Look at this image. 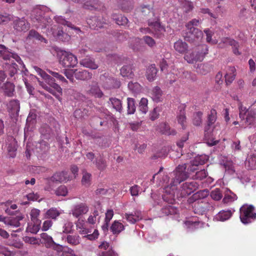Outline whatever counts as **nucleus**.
Returning a JSON list of instances; mask_svg holds the SVG:
<instances>
[{"label":"nucleus","mask_w":256,"mask_h":256,"mask_svg":"<svg viewBox=\"0 0 256 256\" xmlns=\"http://www.w3.org/2000/svg\"><path fill=\"white\" fill-rule=\"evenodd\" d=\"M163 168L161 167L159 171L153 176L152 180L154 182L155 178H156L158 184L164 186V194L162 196V199L168 204H172L175 201L176 186L181 182L186 180L190 174L186 164H180L171 174L172 178L170 184L164 186V184H166L168 180V177L166 174H162L161 172Z\"/></svg>","instance_id":"1"},{"label":"nucleus","mask_w":256,"mask_h":256,"mask_svg":"<svg viewBox=\"0 0 256 256\" xmlns=\"http://www.w3.org/2000/svg\"><path fill=\"white\" fill-rule=\"evenodd\" d=\"M49 11V8L44 6H40L33 9L30 14V19L34 26L36 28L46 27L50 18L45 14Z\"/></svg>","instance_id":"2"},{"label":"nucleus","mask_w":256,"mask_h":256,"mask_svg":"<svg viewBox=\"0 0 256 256\" xmlns=\"http://www.w3.org/2000/svg\"><path fill=\"white\" fill-rule=\"evenodd\" d=\"M44 82L38 80L39 84L47 92L54 96L59 100H61L62 88L55 82L54 79L48 74L42 78Z\"/></svg>","instance_id":"3"},{"label":"nucleus","mask_w":256,"mask_h":256,"mask_svg":"<svg viewBox=\"0 0 256 256\" xmlns=\"http://www.w3.org/2000/svg\"><path fill=\"white\" fill-rule=\"evenodd\" d=\"M208 52V47L206 44L199 46L196 50L184 56V59L188 63H194L197 61H202Z\"/></svg>","instance_id":"4"},{"label":"nucleus","mask_w":256,"mask_h":256,"mask_svg":"<svg viewBox=\"0 0 256 256\" xmlns=\"http://www.w3.org/2000/svg\"><path fill=\"white\" fill-rule=\"evenodd\" d=\"M240 219L244 224L251 223L256 219V212L252 205L244 204L240 208Z\"/></svg>","instance_id":"5"},{"label":"nucleus","mask_w":256,"mask_h":256,"mask_svg":"<svg viewBox=\"0 0 256 256\" xmlns=\"http://www.w3.org/2000/svg\"><path fill=\"white\" fill-rule=\"evenodd\" d=\"M239 116L248 126L253 124L256 118V112L251 108H246V107L240 105L239 106Z\"/></svg>","instance_id":"6"},{"label":"nucleus","mask_w":256,"mask_h":256,"mask_svg":"<svg viewBox=\"0 0 256 256\" xmlns=\"http://www.w3.org/2000/svg\"><path fill=\"white\" fill-rule=\"evenodd\" d=\"M60 64L64 68H73L77 64L78 60L72 54L64 52L60 58Z\"/></svg>","instance_id":"7"},{"label":"nucleus","mask_w":256,"mask_h":256,"mask_svg":"<svg viewBox=\"0 0 256 256\" xmlns=\"http://www.w3.org/2000/svg\"><path fill=\"white\" fill-rule=\"evenodd\" d=\"M184 38L186 40L190 42H200L203 38V32L198 28H186Z\"/></svg>","instance_id":"8"},{"label":"nucleus","mask_w":256,"mask_h":256,"mask_svg":"<svg viewBox=\"0 0 256 256\" xmlns=\"http://www.w3.org/2000/svg\"><path fill=\"white\" fill-rule=\"evenodd\" d=\"M0 58H2L5 60H10L12 58L14 59L20 64L23 67L24 66L22 60L17 54L10 52L8 48H6L4 45L0 44Z\"/></svg>","instance_id":"9"},{"label":"nucleus","mask_w":256,"mask_h":256,"mask_svg":"<svg viewBox=\"0 0 256 256\" xmlns=\"http://www.w3.org/2000/svg\"><path fill=\"white\" fill-rule=\"evenodd\" d=\"M198 187V184L194 182H188L184 183L180 189V196L185 197L195 191Z\"/></svg>","instance_id":"10"},{"label":"nucleus","mask_w":256,"mask_h":256,"mask_svg":"<svg viewBox=\"0 0 256 256\" xmlns=\"http://www.w3.org/2000/svg\"><path fill=\"white\" fill-rule=\"evenodd\" d=\"M148 25L154 30L152 32L157 38H160L163 32L165 31L164 27L161 24L160 19L156 17L154 20H148Z\"/></svg>","instance_id":"11"},{"label":"nucleus","mask_w":256,"mask_h":256,"mask_svg":"<svg viewBox=\"0 0 256 256\" xmlns=\"http://www.w3.org/2000/svg\"><path fill=\"white\" fill-rule=\"evenodd\" d=\"M214 209V205L211 202H195L194 204V213L199 214H204L208 211H212Z\"/></svg>","instance_id":"12"},{"label":"nucleus","mask_w":256,"mask_h":256,"mask_svg":"<svg viewBox=\"0 0 256 256\" xmlns=\"http://www.w3.org/2000/svg\"><path fill=\"white\" fill-rule=\"evenodd\" d=\"M208 160V156L205 154L196 156L191 162L190 165L188 167V170L190 171V174L198 170L199 165L204 164Z\"/></svg>","instance_id":"13"},{"label":"nucleus","mask_w":256,"mask_h":256,"mask_svg":"<svg viewBox=\"0 0 256 256\" xmlns=\"http://www.w3.org/2000/svg\"><path fill=\"white\" fill-rule=\"evenodd\" d=\"M216 110L214 109H212L210 112V114H208V124L204 128L205 134H208V136H210L214 130L212 125L215 123L216 120Z\"/></svg>","instance_id":"14"},{"label":"nucleus","mask_w":256,"mask_h":256,"mask_svg":"<svg viewBox=\"0 0 256 256\" xmlns=\"http://www.w3.org/2000/svg\"><path fill=\"white\" fill-rule=\"evenodd\" d=\"M88 211V206L84 203L75 205L72 210V214L76 218L86 214Z\"/></svg>","instance_id":"15"},{"label":"nucleus","mask_w":256,"mask_h":256,"mask_svg":"<svg viewBox=\"0 0 256 256\" xmlns=\"http://www.w3.org/2000/svg\"><path fill=\"white\" fill-rule=\"evenodd\" d=\"M30 27V24L24 18H18L14 22V28L18 32H26Z\"/></svg>","instance_id":"16"},{"label":"nucleus","mask_w":256,"mask_h":256,"mask_svg":"<svg viewBox=\"0 0 256 256\" xmlns=\"http://www.w3.org/2000/svg\"><path fill=\"white\" fill-rule=\"evenodd\" d=\"M80 64L83 66L92 70H96L98 67V65L96 63L94 59L90 56H86L82 59L80 61Z\"/></svg>","instance_id":"17"},{"label":"nucleus","mask_w":256,"mask_h":256,"mask_svg":"<svg viewBox=\"0 0 256 256\" xmlns=\"http://www.w3.org/2000/svg\"><path fill=\"white\" fill-rule=\"evenodd\" d=\"M131 224H134L142 218V212L140 210H135L130 214L126 213L123 217Z\"/></svg>","instance_id":"18"},{"label":"nucleus","mask_w":256,"mask_h":256,"mask_svg":"<svg viewBox=\"0 0 256 256\" xmlns=\"http://www.w3.org/2000/svg\"><path fill=\"white\" fill-rule=\"evenodd\" d=\"M70 180L69 176L66 172L62 171L56 172L50 178V180L52 182H66Z\"/></svg>","instance_id":"19"},{"label":"nucleus","mask_w":256,"mask_h":256,"mask_svg":"<svg viewBox=\"0 0 256 256\" xmlns=\"http://www.w3.org/2000/svg\"><path fill=\"white\" fill-rule=\"evenodd\" d=\"M150 97L154 102H159L162 100L163 92L158 86L153 88L150 92Z\"/></svg>","instance_id":"20"},{"label":"nucleus","mask_w":256,"mask_h":256,"mask_svg":"<svg viewBox=\"0 0 256 256\" xmlns=\"http://www.w3.org/2000/svg\"><path fill=\"white\" fill-rule=\"evenodd\" d=\"M82 4L84 8L90 10L99 9L102 6L98 0H86Z\"/></svg>","instance_id":"21"},{"label":"nucleus","mask_w":256,"mask_h":256,"mask_svg":"<svg viewBox=\"0 0 256 256\" xmlns=\"http://www.w3.org/2000/svg\"><path fill=\"white\" fill-rule=\"evenodd\" d=\"M103 86L106 89L116 88L120 87V82L116 78H109L106 80Z\"/></svg>","instance_id":"22"},{"label":"nucleus","mask_w":256,"mask_h":256,"mask_svg":"<svg viewBox=\"0 0 256 256\" xmlns=\"http://www.w3.org/2000/svg\"><path fill=\"white\" fill-rule=\"evenodd\" d=\"M74 76L78 80H86L90 79L92 78V74L85 70H74Z\"/></svg>","instance_id":"23"},{"label":"nucleus","mask_w":256,"mask_h":256,"mask_svg":"<svg viewBox=\"0 0 256 256\" xmlns=\"http://www.w3.org/2000/svg\"><path fill=\"white\" fill-rule=\"evenodd\" d=\"M120 74L123 77L132 78L134 76L132 66L131 64L124 66L120 69Z\"/></svg>","instance_id":"24"},{"label":"nucleus","mask_w":256,"mask_h":256,"mask_svg":"<svg viewBox=\"0 0 256 256\" xmlns=\"http://www.w3.org/2000/svg\"><path fill=\"white\" fill-rule=\"evenodd\" d=\"M124 230V226L119 220H114L110 227V230L114 235H118Z\"/></svg>","instance_id":"25"},{"label":"nucleus","mask_w":256,"mask_h":256,"mask_svg":"<svg viewBox=\"0 0 256 256\" xmlns=\"http://www.w3.org/2000/svg\"><path fill=\"white\" fill-rule=\"evenodd\" d=\"M208 195V190L206 189L200 190L194 194L188 200L190 202H196L206 198Z\"/></svg>","instance_id":"26"},{"label":"nucleus","mask_w":256,"mask_h":256,"mask_svg":"<svg viewBox=\"0 0 256 256\" xmlns=\"http://www.w3.org/2000/svg\"><path fill=\"white\" fill-rule=\"evenodd\" d=\"M20 104L18 100H14L10 102L8 110L12 114L18 115L20 112Z\"/></svg>","instance_id":"27"},{"label":"nucleus","mask_w":256,"mask_h":256,"mask_svg":"<svg viewBox=\"0 0 256 256\" xmlns=\"http://www.w3.org/2000/svg\"><path fill=\"white\" fill-rule=\"evenodd\" d=\"M158 70L154 64H152L147 68L146 76L149 82L154 81L156 76Z\"/></svg>","instance_id":"28"},{"label":"nucleus","mask_w":256,"mask_h":256,"mask_svg":"<svg viewBox=\"0 0 256 256\" xmlns=\"http://www.w3.org/2000/svg\"><path fill=\"white\" fill-rule=\"evenodd\" d=\"M88 92L96 98H100L104 94L100 90L98 84L96 82H93L90 86Z\"/></svg>","instance_id":"29"},{"label":"nucleus","mask_w":256,"mask_h":256,"mask_svg":"<svg viewBox=\"0 0 256 256\" xmlns=\"http://www.w3.org/2000/svg\"><path fill=\"white\" fill-rule=\"evenodd\" d=\"M232 214V212L230 210H222L216 215L215 218L218 220L224 222L228 220Z\"/></svg>","instance_id":"30"},{"label":"nucleus","mask_w":256,"mask_h":256,"mask_svg":"<svg viewBox=\"0 0 256 256\" xmlns=\"http://www.w3.org/2000/svg\"><path fill=\"white\" fill-rule=\"evenodd\" d=\"M27 40H37L41 42H47V40L35 30H30L26 38Z\"/></svg>","instance_id":"31"},{"label":"nucleus","mask_w":256,"mask_h":256,"mask_svg":"<svg viewBox=\"0 0 256 256\" xmlns=\"http://www.w3.org/2000/svg\"><path fill=\"white\" fill-rule=\"evenodd\" d=\"M236 70L234 66H230L228 68V72L225 74V80L226 84H230L235 78Z\"/></svg>","instance_id":"32"},{"label":"nucleus","mask_w":256,"mask_h":256,"mask_svg":"<svg viewBox=\"0 0 256 256\" xmlns=\"http://www.w3.org/2000/svg\"><path fill=\"white\" fill-rule=\"evenodd\" d=\"M180 112L177 116L178 121L179 124L182 126L183 129H185L186 126V118L184 109L180 108Z\"/></svg>","instance_id":"33"},{"label":"nucleus","mask_w":256,"mask_h":256,"mask_svg":"<svg viewBox=\"0 0 256 256\" xmlns=\"http://www.w3.org/2000/svg\"><path fill=\"white\" fill-rule=\"evenodd\" d=\"M245 165L250 170L256 169V155L252 154L248 156Z\"/></svg>","instance_id":"34"},{"label":"nucleus","mask_w":256,"mask_h":256,"mask_svg":"<svg viewBox=\"0 0 256 256\" xmlns=\"http://www.w3.org/2000/svg\"><path fill=\"white\" fill-rule=\"evenodd\" d=\"M112 18L120 26H126L128 22V18L122 14H113Z\"/></svg>","instance_id":"35"},{"label":"nucleus","mask_w":256,"mask_h":256,"mask_svg":"<svg viewBox=\"0 0 256 256\" xmlns=\"http://www.w3.org/2000/svg\"><path fill=\"white\" fill-rule=\"evenodd\" d=\"M4 70L8 72L9 75L11 77L17 72L18 65L16 63L8 64L6 62L4 65Z\"/></svg>","instance_id":"36"},{"label":"nucleus","mask_w":256,"mask_h":256,"mask_svg":"<svg viewBox=\"0 0 256 256\" xmlns=\"http://www.w3.org/2000/svg\"><path fill=\"white\" fill-rule=\"evenodd\" d=\"M190 174L194 180H202L208 176V172L204 169L198 170V168L196 170Z\"/></svg>","instance_id":"37"},{"label":"nucleus","mask_w":256,"mask_h":256,"mask_svg":"<svg viewBox=\"0 0 256 256\" xmlns=\"http://www.w3.org/2000/svg\"><path fill=\"white\" fill-rule=\"evenodd\" d=\"M174 48L178 52L182 54L188 50V44L181 40H178L174 44Z\"/></svg>","instance_id":"38"},{"label":"nucleus","mask_w":256,"mask_h":256,"mask_svg":"<svg viewBox=\"0 0 256 256\" xmlns=\"http://www.w3.org/2000/svg\"><path fill=\"white\" fill-rule=\"evenodd\" d=\"M136 110V101L134 98H127V113L128 114H134Z\"/></svg>","instance_id":"39"},{"label":"nucleus","mask_w":256,"mask_h":256,"mask_svg":"<svg viewBox=\"0 0 256 256\" xmlns=\"http://www.w3.org/2000/svg\"><path fill=\"white\" fill-rule=\"evenodd\" d=\"M140 11L144 16H154L152 6L148 4H144L140 6Z\"/></svg>","instance_id":"40"},{"label":"nucleus","mask_w":256,"mask_h":256,"mask_svg":"<svg viewBox=\"0 0 256 256\" xmlns=\"http://www.w3.org/2000/svg\"><path fill=\"white\" fill-rule=\"evenodd\" d=\"M41 238L45 243V245L48 248H54L56 244L54 242L52 238L46 233H42L41 234Z\"/></svg>","instance_id":"41"},{"label":"nucleus","mask_w":256,"mask_h":256,"mask_svg":"<svg viewBox=\"0 0 256 256\" xmlns=\"http://www.w3.org/2000/svg\"><path fill=\"white\" fill-rule=\"evenodd\" d=\"M96 167L100 170L102 171L106 167V161L102 156L98 157L93 162Z\"/></svg>","instance_id":"42"},{"label":"nucleus","mask_w":256,"mask_h":256,"mask_svg":"<svg viewBox=\"0 0 256 256\" xmlns=\"http://www.w3.org/2000/svg\"><path fill=\"white\" fill-rule=\"evenodd\" d=\"M160 129L162 132L166 135H175L176 133V130L171 129L168 124L162 123L160 125Z\"/></svg>","instance_id":"43"},{"label":"nucleus","mask_w":256,"mask_h":256,"mask_svg":"<svg viewBox=\"0 0 256 256\" xmlns=\"http://www.w3.org/2000/svg\"><path fill=\"white\" fill-rule=\"evenodd\" d=\"M54 19L58 23H59L64 26H66L69 28H74L77 30L80 31L79 28H74V26L72 24V23H70V22L66 20L65 18L62 16H56L54 17Z\"/></svg>","instance_id":"44"},{"label":"nucleus","mask_w":256,"mask_h":256,"mask_svg":"<svg viewBox=\"0 0 256 256\" xmlns=\"http://www.w3.org/2000/svg\"><path fill=\"white\" fill-rule=\"evenodd\" d=\"M161 211L162 214L160 216H162L164 215L168 216L169 214H176L177 212V209L172 206L168 205L162 208Z\"/></svg>","instance_id":"45"},{"label":"nucleus","mask_w":256,"mask_h":256,"mask_svg":"<svg viewBox=\"0 0 256 256\" xmlns=\"http://www.w3.org/2000/svg\"><path fill=\"white\" fill-rule=\"evenodd\" d=\"M3 89L6 95L12 96H13L14 90V86L12 83L8 82L3 86Z\"/></svg>","instance_id":"46"},{"label":"nucleus","mask_w":256,"mask_h":256,"mask_svg":"<svg viewBox=\"0 0 256 256\" xmlns=\"http://www.w3.org/2000/svg\"><path fill=\"white\" fill-rule=\"evenodd\" d=\"M114 108L116 110L120 112L122 109V102L121 100L116 98H111L109 100Z\"/></svg>","instance_id":"47"},{"label":"nucleus","mask_w":256,"mask_h":256,"mask_svg":"<svg viewBox=\"0 0 256 256\" xmlns=\"http://www.w3.org/2000/svg\"><path fill=\"white\" fill-rule=\"evenodd\" d=\"M202 113L197 112L194 113L192 117V122L195 126H200L202 123Z\"/></svg>","instance_id":"48"},{"label":"nucleus","mask_w":256,"mask_h":256,"mask_svg":"<svg viewBox=\"0 0 256 256\" xmlns=\"http://www.w3.org/2000/svg\"><path fill=\"white\" fill-rule=\"evenodd\" d=\"M98 215V212L96 210H94L88 218L87 222L89 224L94 225L97 222H99L100 216Z\"/></svg>","instance_id":"49"},{"label":"nucleus","mask_w":256,"mask_h":256,"mask_svg":"<svg viewBox=\"0 0 256 256\" xmlns=\"http://www.w3.org/2000/svg\"><path fill=\"white\" fill-rule=\"evenodd\" d=\"M132 0H116L117 3L120 6L122 9L125 12L128 11L130 6Z\"/></svg>","instance_id":"50"},{"label":"nucleus","mask_w":256,"mask_h":256,"mask_svg":"<svg viewBox=\"0 0 256 256\" xmlns=\"http://www.w3.org/2000/svg\"><path fill=\"white\" fill-rule=\"evenodd\" d=\"M60 214L61 212L56 208H52L48 210L46 214L48 218H51L52 219L56 220Z\"/></svg>","instance_id":"51"},{"label":"nucleus","mask_w":256,"mask_h":256,"mask_svg":"<svg viewBox=\"0 0 256 256\" xmlns=\"http://www.w3.org/2000/svg\"><path fill=\"white\" fill-rule=\"evenodd\" d=\"M66 240L70 244L76 246L80 243V237L78 235H68Z\"/></svg>","instance_id":"52"},{"label":"nucleus","mask_w":256,"mask_h":256,"mask_svg":"<svg viewBox=\"0 0 256 256\" xmlns=\"http://www.w3.org/2000/svg\"><path fill=\"white\" fill-rule=\"evenodd\" d=\"M40 214V210L36 208H33L31 210L30 212L31 220L33 222L41 223V220L39 219L38 217Z\"/></svg>","instance_id":"53"},{"label":"nucleus","mask_w":256,"mask_h":256,"mask_svg":"<svg viewBox=\"0 0 256 256\" xmlns=\"http://www.w3.org/2000/svg\"><path fill=\"white\" fill-rule=\"evenodd\" d=\"M148 100L146 98H142L139 103V109L143 114H146L148 110Z\"/></svg>","instance_id":"54"},{"label":"nucleus","mask_w":256,"mask_h":256,"mask_svg":"<svg viewBox=\"0 0 256 256\" xmlns=\"http://www.w3.org/2000/svg\"><path fill=\"white\" fill-rule=\"evenodd\" d=\"M91 174L87 172H83V176L82 180V184L86 186H88L90 184L91 181Z\"/></svg>","instance_id":"55"},{"label":"nucleus","mask_w":256,"mask_h":256,"mask_svg":"<svg viewBox=\"0 0 256 256\" xmlns=\"http://www.w3.org/2000/svg\"><path fill=\"white\" fill-rule=\"evenodd\" d=\"M237 199V196L236 194L230 192H227L223 199V202L224 203H228L230 202H234V200Z\"/></svg>","instance_id":"56"},{"label":"nucleus","mask_w":256,"mask_h":256,"mask_svg":"<svg viewBox=\"0 0 256 256\" xmlns=\"http://www.w3.org/2000/svg\"><path fill=\"white\" fill-rule=\"evenodd\" d=\"M55 194L58 196H66L68 194V189L65 186L62 185L55 190Z\"/></svg>","instance_id":"57"},{"label":"nucleus","mask_w":256,"mask_h":256,"mask_svg":"<svg viewBox=\"0 0 256 256\" xmlns=\"http://www.w3.org/2000/svg\"><path fill=\"white\" fill-rule=\"evenodd\" d=\"M210 196L213 200H218L222 198V196L220 189L216 188L212 191L210 193Z\"/></svg>","instance_id":"58"},{"label":"nucleus","mask_w":256,"mask_h":256,"mask_svg":"<svg viewBox=\"0 0 256 256\" xmlns=\"http://www.w3.org/2000/svg\"><path fill=\"white\" fill-rule=\"evenodd\" d=\"M128 88L132 92H137L140 90V86L138 82H130L128 84Z\"/></svg>","instance_id":"59"},{"label":"nucleus","mask_w":256,"mask_h":256,"mask_svg":"<svg viewBox=\"0 0 256 256\" xmlns=\"http://www.w3.org/2000/svg\"><path fill=\"white\" fill-rule=\"evenodd\" d=\"M231 148L234 151L240 152L241 150L240 141L238 139L234 140L231 144Z\"/></svg>","instance_id":"60"},{"label":"nucleus","mask_w":256,"mask_h":256,"mask_svg":"<svg viewBox=\"0 0 256 256\" xmlns=\"http://www.w3.org/2000/svg\"><path fill=\"white\" fill-rule=\"evenodd\" d=\"M7 244L17 248H21L23 246V243L20 240L12 241L10 240L7 242Z\"/></svg>","instance_id":"61"},{"label":"nucleus","mask_w":256,"mask_h":256,"mask_svg":"<svg viewBox=\"0 0 256 256\" xmlns=\"http://www.w3.org/2000/svg\"><path fill=\"white\" fill-rule=\"evenodd\" d=\"M94 21L95 22L96 27L101 28L104 26V24H106V20L98 18H94Z\"/></svg>","instance_id":"62"},{"label":"nucleus","mask_w":256,"mask_h":256,"mask_svg":"<svg viewBox=\"0 0 256 256\" xmlns=\"http://www.w3.org/2000/svg\"><path fill=\"white\" fill-rule=\"evenodd\" d=\"M48 72L51 74L54 77L56 78L58 80L63 82H67L66 79L62 75L60 74L58 72H52L50 70Z\"/></svg>","instance_id":"63"},{"label":"nucleus","mask_w":256,"mask_h":256,"mask_svg":"<svg viewBox=\"0 0 256 256\" xmlns=\"http://www.w3.org/2000/svg\"><path fill=\"white\" fill-rule=\"evenodd\" d=\"M6 224L17 228L20 226V222L14 218L8 219L6 222Z\"/></svg>","instance_id":"64"}]
</instances>
